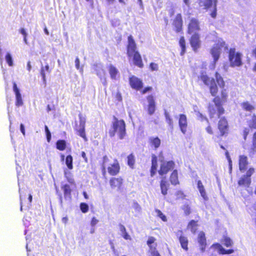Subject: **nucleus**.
<instances>
[{"label": "nucleus", "instance_id": "nucleus-1", "mask_svg": "<svg viewBox=\"0 0 256 256\" xmlns=\"http://www.w3.org/2000/svg\"><path fill=\"white\" fill-rule=\"evenodd\" d=\"M112 130L109 132L111 137L114 136L117 133L120 139L122 140L126 134V124L123 120H118L115 118V121L112 124Z\"/></svg>", "mask_w": 256, "mask_h": 256}, {"label": "nucleus", "instance_id": "nucleus-2", "mask_svg": "<svg viewBox=\"0 0 256 256\" xmlns=\"http://www.w3.org/2000/svg\"><path fill=\"white\" fill-rule=\"evenodd\" d=\"M203 82L209 86L210 93L212 96H216L218 93V89L214 78H210L206 72H202L199 77Z\"/></svg>", "mask_w": 256, "mask_h": 256}, {"label": "nucleus", "instance_id": "nucleus-3", "mask_svg": "<svg viewBox=\"0 0 256 256\" xmlns=\"http://www.w3.org/2000/svg\"><path fill=\"white\" fill-rule=\"evenodd\" d=\"M242 56L240 53L236 52L235 49L230 48L229 52V60L232 67L240 66L242 65Z\"/></svg>", "mask_w": 256, "mask_h": 256}, {"label": "nucleus", "instance_id": "nucleus-4", "mask_svg": "<svg viewBox=\"0 0 256 256\" xmlns=\"http://www.w3.org/2000/svg\"><path fill=\"white\" fill-rule=\"evenodd\" d=\"M215 76L217 84L221 88L220 98H220V102H225L228 96L226 89L225 88V82L222 78L218 72L216 73Z\"/></svg>", "mask_w": 256, "mask_h": 256}, {"label": "nucleus", "instance_id": "nucleus-5", "mask_svg": "<svg viewBox=\"0 0 256 256\" xmlns=\"http://www.w3.org/2000/svg\"><path fill=\"white\" fill-rule=\"evenodd\" d=\"M160 160L162 162L160 170H158V173L160 175L162 176L166 174L174 166V164L172 161L164 162L162 158Z\"/></svg>", "mask_w": 256, "mask_h": 256}, {"label": "nucleus", "instance_id": "nucleus-6", "mask_svg": "<svg viewBox=\"0 0 256 256\" xmlns=\"http://www.w3.org/2000/svg\"><path fill=\"white\" fill-rule=\"evenodd\" d=\"M218 0H198L199 7L202 10H208L212 6L216 8Z\"/></svg>", "mask_w": 256, "mask_h": 256}, {"label": "nucleus", "instance_id": "nucleus-7", "mask_svg": "<svg viewBox=\"0 0 256 256\" xmlns=\"http://www.w3.org/2000/svg\"><path fill=\"white\" fill-rule=\"evenodd\" d=\"M190 44L193 50L196 52L200 47L201 41L200 39V36L195 33L190 38Z\"/></svg>", "mask_w": 256, "mask_h": 256}, {"label": "nucleus", "instance_id": "nucleus-8", "mask_svg": "<svg viewBox=\"0 0 256 256\" xmlns=\"http://www.w3.org/2000/svg\"><path fill=\"white\" fill-rule=\"evenodd\" d=\"M200 30V23L198 20L192 18L190 20V22L188 26V32L192 34Z\"/></svg>", "mask_w": 256, "mask_h": 256}, {"label": "nucleus", "instance_id": "nucleus-9", "mask_svg": "<svg viewBox=\"0 0 256 256\" xmlns=\"http://www.w3.org/2000/svg\"><path fill=\"white\" fill-rule=\"evenodd\" d=\"M129 80L130 85L132 88L139 90L143 86L142 81L135 76L130 77Z\"/></svg>", "mask_w": 256, "mask_h": 256}, {"label": "nucleus", "instance_id": "nucleus-10", "mask_svg": "<svg viewBox=\"0 0 256 256\" xmlns=\"http://www.w3.org/2000/svg\"><path fill=\"white\" fill-rule=\"evenodd\" d=\"M136 44L132 36L128 37V44L127 46V53L128 55H132L136 52Z\"/></svg>", "mask_w": 256, "mask_h": 256}, {"label": "nucleus", "instance_id": "nucleus-11", "mask_svg": "<svg viewBox=\"0 0 256 256\" xmlns=\"http://www.w3.org/2000/svg\"><path fill=\"white\" fill-rule=\"evenodd\" d=\"M178 124L181 132L185 134L188 126V122L186 116L185 114H180L179 116Z\"/></svg>", "mask_w": 256, "mask_h": 256}, {"label": "nucleus", "instance_id": "nucleus-12", "mask_svg": "<svg viewBox=\"0 0 256 256\" xmlns=\"http://www.w3.org/2000/svg\"><path fill=\"white\" fill-rule=\"evenodd\" d=\"M80 118V125L78 129V134L84 139L86 138V134L84 133V128L86 124V118L83 116L82 114L78 115Z\"/></svg>", "mask_w": 256, "mask_h": 256}, {"label": "nucleus", "instance_id": "nucleus-13", "mask_svg": "<svg viewBox=\"0 0 256 256\" xmlns=\"http://www.w3.org/2000/svg\"><path fill=\"white\" fill-rule=\"evenodd\" d=\"M129 57L132 58L133 62L134 64L138 67H142L143 66L141 56L139 52L136 51L132 55H128Z\"/></svg>", "mask_w": 256, "mask_h": 256}, {"label": "nucleus", "instance_id": "nucleus-14", "mask_svg": "<svg viewBox=\"0 0 256 256\" xmlns=\"http://www.w3.org/2000/svg\"><path fill=\"white\" fill-rule=\"evenodd\" d=\"M218 129L220 132V135L223 136L228 130V124L226 120L224 118H221L218 122Z\"/></svg>", "mask_w": 256, "mask_h": 256}, {"label": "nucleus", "instance_id": "nucleus-15", "mask_svg": "<svg viewBox=\"0 0 256 256\" xmlns=\"http://www.w3.org/2000/svg\"><path fill=\"white\" fill-rule=\"evenodd\" d=\"M108 170L109 174L112 176L116 174L120 170V166L116 160H115L114 163L110 164L108 167Z\"/></svg>", "mask_w": 256, "mask_h": 256}, {"label": "nucleus", "instance_id": "nucleus-16", "mask_svg": "<svg viewBox=\"0 0 256 256\" xmlns=\"http://www.w3.org/2000/svg\"><path fill=\"white\" fill-rule=\"evenodd\" d=\"M210 53L214 58V64L212 65V68H214L215 67V64L216 61L219 58V56L220 53V50L219 46L216 45V46H214L210 50Z\"/></svg>", "mask_w": 256, "mask_h": 256}, {"label": "nucleus", "instance_id": "nucleus-17", "mask_svg": "<svg viewBox=\"0 0 256 256\" xmlns=\"http://www.w3.org/2000/svg\"><path fill=\"white\" fill-rule=\"evenodd\" d=\"M147 100L148 102V113L150 115H152L154 113L155 111V102L152 96H148L147 98Z\"/></svg>", "mask_w": 256, "mask_h": 256}, {"label": "nucleus", "instance_id": "nucleus-18", "mask_svg": "<svg viewBox=\"0 0 256 256\" xmlns=\"http://www.w3.org/2000/svg\"><path fill=\"white\" fill-rule=\"evenodd\" d=\"M198 242L200 244L202 251L204 252L206 246V239L204 233L202 232H200L198 234Z\"/></svg>", "mask_w": 256, "mask_h": 256}, {"label": "nucleus", "instance_id": "nucleus-19", "mask_svg": "<svg viewBox=\"0 0 256 256\" xmlns=\"http://www.w3.org/2000/svg\"><path fill=\"white\" fill-rule=\"evenodd\" d=\"M248 164V158L246 156L242 155L239 156V168L240 171L246 169V166Z\"/></svg>", "mask_w": 256, "mask_h": 256}, {"label": "nucleus", "instance_id": "nucleus-20", "mask_svg": "<svg viewBox=\"0 0 256 256\" xmlns=\"http://www.w3.org/2000/svg\"><path fill=\"white\" fill-rule=\"evenodd\" d=\"M198 188L200 192V196L205 200H208L204 187L200 180L198 182Z\"/></svg>", "mask_w": 256, "mask_h": 256}, {"label": "nucleus", "instance_id": "nucleus-21", "mask_svg": "<svg viewBox=\"0 0 256 256\" xmlns=\"http://www.w3.org/2000/svg\"><path fill=\"white\" fill-rule=\"evenodd\" d=\"M162 194L165 196L167 194V191L169 187V184L166 180L165 178H162L160 184Z\"/></svg>", "mask_w": 256, "mask_h": 256}, {"label": "nucleus", "instance_id": "nucleus-22", "mask_svg": "<svg viewBox=\"0 0 256 256\" xmlns=\"http://www.w3.org/2000/svg\"><path fill=\"white\" fill-rule=\"evenodd\" d=\"M122 182V180L120 178H112L110 180L111 187L112 188H120Z\"/></svg>", "mask_w": 256, "mask_h": 256}, {"label": "nucleus", "instance_id": "nucleus-23", "mask_svg": "<svg viewBox=\"0 0 256 256\" xmlns=\"http://www.w3.org/2000/svg\"><path fill=\"white\" fill-rule=\"evenodd\" d=\"M216 107V108L218 116L222 114L224 112V109L221 106V102H220V98L219 97L215 98L213 100Z\"/></svg>", "mask_w": 256, "mask_h": 256}, {"label": "nucleus", "instance_id": "nucleus-24", "mask_svg": "<svg viewBox=\"0 0 256 256\" xmlns=\"http://www.w3.org/2000/svg\"><path fill=\"white\" fill-rule=\"evenodd\" d=\"M174 25L176 27V32H178L180 30L182 27V20L180 14L177 15L174 21Z\"/></svg>", "mask_w": 256, "mask_h": 256}, {"label": "nucleus", "instance_id": "nucleus-25", "mask_svg": "<svg viewBox=\"0 0 256 256\" xmlns=\"http://www.w3.org/2000/svg\"><path fill=\"white\" fill-rule=\"evenodd\" d=\"M250 183V178L243 176L238 180V184L239 186H248Z\"/></svg>", "mask_w": 256, "mask_h": 256}, {"label": "nucleus", "instance_id": "nucleus-26", "mask_svg": "<svg viewBox=\"0 0 256 256\" xmlns=\"http://www.w3.org/2000/svg\"><path fill=\"white\" fill-rule=\"evenodd\" d=\"M50 72V67L48 64H47L44 67L43 66H42L40 69V74L42 78V80L44 83L46 84V74L45 72Z\"/></svg>", "mask_w": 256, "mask_h": 256}, {"label": "nucleus", "instance_id": "nucleus-27", "mask_svg": "<svg viewBox=\"0 0 256 256\" xmlns=\"http://www.w3.org/2000/svg\"><path fill=\"white\" fill-rule=\"evenodd\" d=\"M242 106L244 110L250 112H252L255 109L254 106L248 102H243Z\"/></svg>", "mask_w": 256, "mask_h": 256}, {"label": "nucleus", "instance_id": "nucleus-28", "mask_svg": "<svg viewBox=\"0 0 256 256\" xmlns=\"http://www.w3.org/2000/svg\"><path fill=\"white\" fill-rule=\"evenodd\" d=\"M170 181L172 184L174 185L178 184L177 170H174L173 171L170 177Z\"/></svg>", "mask_w": 256, "mask_h": 256}, {"label": "nucleus", "instance_id": "nucleus-29", "mask_svg": "<svg viewBox=\"0 0 256 256\" xmlns=\"http://www.w3.org/2000/svg\"><path fill=\"white\" fill-rule=\"evenodd\" d=\"M108 71L111 78L112 79H116V75L118 72V70L113 66L110 65Z\"/></svg>", "mask_w": 256, "mask_h": 256}, {"label": "nucleus", "instance_id": "nucleus-30", "mask_svg": "<svg viewBox=\"0 0 256 256\" xmlns=\"http://www.w3.org/2000/svg\"><path fill=\"white\" fill-rule=\"evenodd\" d=\"M198 224H196V222L194 220H191L188 226V228L190 229L192 233H195L196 230H197Z\"/></svg>", "mask_w": 256, "mask_h": 256}, {"label": "nucleus", "instance_id": "nucleus-31", "mask_svg": "<svg viewBox=\"0 0 256 256\" xmlns=\"http://www.w3.org/2000/svg\"><path fill=\"white\" fill-rule=\"evenodd\" d=\"M156 238L152 236H150L148 238L147 241V244L150 250H152V248H156V244L154 243Z\"/></svg>", "mask_w": 256, "mask_h": 256}, {"label": "nucleus", "instance_id": "nucleus-32", "mask_svg": "<svg viewBox=\"0 0 256 256\" xmlns=\"http://www.w3.org/2000/svg\"><path fill=\"white\" fill-rule=\"evenodd\" d=\"M120 230L122 232V237L125 240H131L130 236L128 234V232H126V229L125 227L123 225L120 226Z\"/></svg>", "mask_w": 256, "mask_h": 256}, {"label": "nucleus", "instance_id": "nucleus-33", "mask_svg": "<svg viewBox=\"0 0 256 256\" xmlns=\"http://www.w3.org/2000/svg\"><path fill=\"white\" fill-rule=\"evenodd\" d=\"M150 143L154 146L155 148H157L159 147L160 144V140L158 138H150Z\"/></svg>", "mask_w": 256, "mask_h": 256}, {"label": "nucleus", "instance_id": "nucleus-34", "mask_svg": "<svg viewBox=\"0 0 256 256\" xmlns=\"http://www.w3.org/2000/svg\"><path fill=\"white\" fill-rule=\"evenodd\" d=\"M180 243L181 244L182 248L184 249L187 250H188V240L187 238L184 236H181L180 238Z\"/></svg>", "mask_w": 256, "mask_h": 256}, {"label": "nucleus", "instance_id": "nucleus-35", "mask_svg": "<svg viewBox=\"0 0 256 256\" xmlns=\"http://www.w3.org/2000/svg\"><path fill=\"white\" fill-rule=\"evenodd\" d=\"M66 148V142L64 140H58L56 142V148L60 150H63Z\"/></svg>", "mask_w": 256, "mask_h": 256}, {"label": "nucleus", "instance_id": "nucleus-36", "mask_svg": "<svg viewBox=\"0 0 256 256\" xmlns=\"http://www.w3.org/2000/svg\"><path fill=\"white\" fill-rule=\"evenodd\" d=\"M213 247L217 248L218 250V252L220 254H226V250H225L220 244H216L212 245Z\"/></svg>", "mask_w": 256, "mask_h": 256}, {"label": "nucleus", "instance_id": "nucleus-37", "mask_svg": "<svg viewBox=\"0 0 256 256\" xmlns=\"http://www.w3.org/2000/svg\"><path fill=\"white\" fill-rule=\"evenodd\" d=\"M66 163L69 169L72 170V157L71 156L69 155L66 156Z\"/></svg>", "mask_w": 256, "mask_h": 256}, {"label": "nucleus", "instance_id": "nucleus-38", "mask_svg": "<svg viewBox=\"0 0 256 256\" xmlns=\"http://www.w3.org/2000/svg\"><path fill=\"white\" fill-rule=\"evenodd\" d=\"M182 48V52L180 54L182 56L185 52L186 46H185V40L183 36L181 37L179 42Z\"/></svg>", "mask_w": 256, "mask_h": 256}, {"label": "nucleus", "instance_id": "nucleus-39", "mask_svg": "<svg viewBox=\"0 0 256 256\" xmlns=\"http://www.w3.org/2000/svg\"><path fill=\"white\" fill-rule=\"evenodd\" d=\"M62 188L64 190V196L66 198L68 196H70L71 194V190L70 187L68 184L64 185Z\"/></svg>", "mask_w": 256, "mask_h": 256}, {"label": "nucleus", "instance_id": "nucleus-40", "mask_svg": "<svg viewBox=\"0 0 256 256\" xmlns=\"http://www.w3.org/2000/svg\"><path fill=\"white\" fill-rule=\"evenodd\" d=\"M208 110L210 114V116L211 118H212L214 114L216 113V112L218 111L216 108V105L210 104L208 107Z\"/></svg>", "mask_w": 256, "mask_h": 256}, {"label": "nucleus", "instance_id": "nucleus-41", "mask_svg": "<svg viewBox=\"0 0 256 256\" xmlns=\"http://www.w3.org/2000/svg\"><path fill=\"white\" fill-rule=\"evenodd\" d=\"M134 162V156L132 154H130L128 156V164L130 167L132 168Z\"/></svg>", "mask_w": 256, "mask_h": 256}, {"label": "nucleus", "instance_id": "nucleus-42", "mask_svg": "<svg viewBox=\"0 0 256 256\" xmlns=\"http://www.w3.org/2000/svg\"><path fill=\"white\" fill-rule=\"evenodd\" d=\"M6 60L8 64V66H13V60L11 54L10 53H7L6 56Z\"/></svg>", "mask_w": 256, "mask_h": 256}, {"label": "nucleus", "instance_id": "nucleus-43", "mask_svg": "<svg viewBox=\"0 0 256 256\" xmlns=\"http://www.w3.org/2000/svg\"><path fill=\"white\" fill-rule=\"evenodd\" d=\"M165 117L166 120V122L170 126H171L172 128L173 126V122L172 119L170 118V114L168 112H165L164 113Z\"/></svg>", "mask_w": 256, "mask_h": 256}, {"label": "nucleus", "instance_id": "nucleus-44", "mask_svg": "<svg viewBox=\"0 0 256 256\" xmlns=\"http://www.w3.org/2000/svg\"><path fill=\"white\" fill-rule=\"evenodd\" d=\"M224 244L227 247H229L232 246V242L230 238L228 237H226L224 239Z\"/></svg>", "mask_w": 256, "mask_h": 256}, {"label": "nucleus", "instance_id": "nucleus-45", "mask_svg": "<svg viewBox=\"0 0 256 256\" xmlns=\"http://www.w3.org/2000/svg\"><path fill=\"white\" fill-rule=\"evenodd\" d=\"M16 105L17 106H22L24 104L22 99V96H16Z\"/></svg>", "mask_w": 256, "mask_h": 256}, {"label": "nucleus", "instance_id": "nucleus-46", "mask_svg": "<svg viewBox=\"0 0 256 256\" xmlns=\"http://www.w3.org/2000/svg\"><path fill=\"white\" fill-rule=\"evenodd\" d=\"M157 216L160 217L163 221L166 222L167 220L166 216L162 213V212L158 210H156Z\"/></svg>", "mask_w": 256, "mask_h": 256}, {"label": "nucleus", "instance_id": "nucleus-47", "mask_svg": "<svg viewBox=\"0 0 256 256\" xmlns=\"http://www.w3.org/2000/svg\"><path fill=\"white\" fill-rule=\"evenodd\" d=\"M80 210L82 212L86 213L88 210V206L85 203H82L80 206Z\"/></svg>", "mask_w": 256, "mask_h": 256}, {"label": "nucleus", "instance_id": "nucleus-48", "mask_svg": "<svg viewBox=\"0 0 256 256\" xmlns=\"http://www.w3.org/2000/svg\"><path fill=\"white\" fill-rule=\"evenodd\" d=\"M149 252L150 253L149 256H160L158 252L156 250V248H152V250H149Z\"/></svg>", "mask_w": 256, "mask_h": 256}, {"label": "nucleus", "instance_id": "nucleus-49", "mask_svg": "<svg viewBox=\"0 0 256 256\" xmlns=\"http://www.w3.org/2000/svg\"><path fill=\"white\" fill-rule=\"evenodd\" d=\"M152 170H156L157 168V161L156 156H154L152 159Z\"/></svg>", "mask_w": 256, "mask_h": 256}, {"label": "nucleus", "instance_id": "nucleus-50", "mask_svg": "<svg viewBox=\"0 0 256 256\" xmlns=\"http://www.w3.org/2000/svg\"><path fill=\"white\" fill-rule=\"evenodd\" d=\"M45 131L46 135L47 140L48 142H50L51 139V134L50 131L49 130L48 127L46 126H44Z\"/></svg>", "mask_w": 256, "mask_h": 256}, {"label": "nucleus", "instance_id": "nucleus-51", "mask_svg": "<svg viewBox=\"0 0 256 256\" xmlns=\"http://www.w3.org/2000/svg\"><path fill=\"white\" fill-rule=\"evenodd\" d=\"M132 208L136 212H141V207L137 202H134L133 204Z\"/></svg>", "mask_w": 256, "mask_h": 256}, {"label": "nucleus", "instance_id": "nucleus-52", "mask_svg": "<svg viewBox=\"0 0 256 256\" xmlns=\"http://www.w3.org/2000/svg\"><path fill=\"white\" fill-rule=\"evenodd\" d=\"M183 210H184L186 215H188L190 214V208L188 205H184L182 208Z\"/></svg>", "mask_w": 256, "mask_h": 256}, {"label": "nucleus", "instance_id": "nucleus-53", "mask_svg": "<svg viewBox=\"0 0 256 256\" xmlns=\"http://www.w3.org/2000/svg\"><path fill=\"white\" fill-rule=\"evenodd\" d=\"M226 158H227L228 160L230 170H232V160H231V159L230 158V156H229V154H228V151L226 152Z\"/></svg>", "mask_w": 256, "mask_h": 256}, {"label": "nucleus", "instance_id": "nucleus-54", "mask_svg": "<svg viewBox=\"0 0 256 256\" xmlns=\"http://www.w3.org/2000/svg\"><path fill=\"white\" fill-rule=\"evenodd\" d=\"M150 68L152 70H158V66L156 64L152 62L150 64Z\"/></svg>", "mask_w": 256, "mask_h": 256}, {"label": "nucleus", "instance_id": "nucleus-55", "mask_svg": "<svg viewBox=\"0 0 256 256\" xmlns=\"http://www.w3.org/2000/svg\"><path fill=\"white\" fill-rule=\"evenodd\" d=\"M254 168H250L247 172L245 176H248V178H250V176L254 174Z\"/></svg>", "mask_w": 256, "mask_h": 256}, {"label": "nucleus", "instance_id": "nucleus-56", "mask_svg": "<svg viewBox=\"0 0 256 256\" xmlns=\"http://www.w3.org/2000/svg\"><path fill=\"white\" fill-rule=\"evenodd\" d=\"M80 59L77 57L76 58V60H75L76 67L77 70H79L80 69Z\"/></svg>", "mask_w": 256, "mask_h": 256}, {"label": "nucleus", "instance_id": "nucleus-57", "mask_svg": "<svg viewBox=\"0 0 256 256\" xmlns=\"http://www.w3.org/2000/svg\"><path fill=\"white\" fill-rule=\"evenodd\" d=\"M98 222V220L96 218H93L90 224L92 226H94Z\"/></svg>", "mask_w": 256, "mask_h": 256}, {"label": "nucleus", "instance_id": "nucleus-58", "mask_svg": "<svg viewBox=\"0 0 256 256\" xmlns=\"http://www.w3.org/2000/svg\"><path fill=\"white\" fill-rule=\"evenodd\" d=\"M250 130L248 128H245L244 130V140H246V138L248 134L249 133Z\"/></svg>", "mask_w": 256, "mask_h": 256}, {"label": "nucleus", "instance_id": "nucleus-59", "mask_svg": "<svg viewBox=\"0 0 256 256\" xmlns=\"http://www.w3.org/2000/svg\"><path fill=\"white\" fill-rule=\"evenodd\" d=\"M252 122L253 124L252 126H250V127H252L254 128H256V116H254L252 118Z\"/></svg>", "mask_w": 256, "mask_h": 256}, {"label": "nucleus", "instance_id": "nucleus-60", "mask_svg": "<svg viewBox=\"0 0 256 256\" xmlns=\"http://www.w3.org/2000/svg\"><path fill=\"white\" fill-rule=\"evenodd\" d=\"M81 155H82V158L84 159L85 162H88V160L87 157L86 156V153L84 152H82Z\"/></svg>", "mask_w": 256, "mask_h": 256}, {"label": "nucleus", "instance_id": "nucleus-61", "mask_svg": "<svg viewBox=\"0 0 256 256\" xmlns=\"http://www.w3.org/2000/svg\"><path fill=\"white\" fill-rule=\"evenodd\" d=\"M108 160V158L105 156L104 157V164H103V167L104 168L106 166V162Z\"/></svg>", "mask_w": 256, "mask_h": 256}, {"label": "nucleus", "instance_id": "nucleus-62", "mask_svg": "<svg viewBox=\"0 0 256 256\" xmlns=\"http://www.w3.org/2000/svg\"><path fill=\"white\" fill-rule=\"evenodd\" d=\"M20 131L21 132H22V134H23L24 136L25 135V130H24V126L23 124H20Z\"/></svg>", "mask_w": 256, "mask_h": 256}, {"label": "nucleus", "instance_id": "nucleus-63", "mask_svg": "<svg viewBox=\"0 0 256 256\" xmlns=\"http://www.w3.org/2000/svg\"><path fill=\"white\" fill-rule=\"evenodd\" d=\"M152 89V87H147L142 92V94H144L147 92L148 91Z\"/></svg>", "mask_w": 256, "mask_h": 256}, {"label": "nucleus", "instance_id": "nucleus-64", "mask_svg": "<svg viewBox=\"0 0 256 256\" xmlns=\"http://www.w3.org/2000/svg\"><path fill=\"white\" fill-rule=\"evenodd\" d=\"M253 144L254 148H256V132L254 134Z\"/></svg>", "mask_w": 256, "mask_h": 256}]
</instances>
